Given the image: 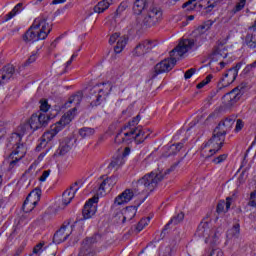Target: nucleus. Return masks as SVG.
Returning a JSON list of instances; mask_svg holds the SVG:
<instances>
[{
	"instance_id": "obj_2",
	"label": "nucleus",
	"mask_w": 256,
	"mask_h": 256,
	"mask_svg": "<svg viewBox=\"0 0 256 256\" xmlns=\"http://www.w3.org/2000/svg\"><path fill=\"white\" fill-rule=\"evenodd\" d=\"M193 47H195V41L193 39L181 40L179 44L170 52V58H166L155 65L152 73V79H155V77H157V75H161V73H169V71L175 67L177 59L183 57L185 53H189Z\"/></svg>"
},
{
	"instance_id": "obj_64",
	"label": "nucleus",
	"mask_w": 256,
	"mask_h": 256,
	"mask_svg": "<svg viewBox=\"0 0 256 256\" xmlns=\"http://www.w3.org/2000/svg\"><path fill=\"white\" fill-rule=\"evenodd\" d=\"M218 65H220L218 71H221V69L225 68V62H219Z\"/></svg>"
},
{
	"instance_id": "obj_24",
	"label": "nucleus",
	"mask_w": 256,
	"mask_h": 256,
	"mask_svg": "<svg viewBox=\"0 0 256 256\" xmlns=\"http://www.w3.org/2000/svg\"><path fill=\"white\" fill-rule=\"evenodd\" d=\"M91 243H93V239L88 238L82 243L81 250L78 256H93V251L91 250Z\"/></svg>"
},
{
	"instance_id": "obj_15",
	"label": "nucleus",
	"mask_w": 256,
	"mask_h": 256,
	"mask_svg": "<svg viewBox=\"0 0 256 256\" xmlns=\"http://www.w3.org/2000/svg\"><path fill=\"white\" fill-rule=\"evenodd\" d=\"M117 181H118L117 176H111L103 180L99 185V188L97 191L98 195L103 197L105 193H109V191H111V189H113V187L117 185Z\"/></svg>"
},
{
	"instance_id": "obj_63",
	"label": "nucleus",
	"mask_w": 256,
	"mask_h": 256,
	"mask_svg": "<svg viewBox=\"0 0 256 256\" xmlns=\"http://www.w3.org/2000/svg\"><path fill=\"white\" fill-rule=\"evenodd\" d=\"M225 207L226 211H229V209H231V201H229V199H227V201L225 202Z\"/></svg>"
},
{
	"instance_id": "obj_46",
	"label": "nucleus",
	"mask_w": 256,
	"mask_h": 256,
	"mask_svg": "<svg viewBox=\"0 0 256 256\" xmlns=\"http://www.w3.org/2000/svg\"><path fill=\"white\" fill-rule=\"evenodd\" d=\"M183 145H185V140H183L180 143L173 144L172 146H170L171 151H173V155H175L176 153H179V151L181 149H183Z\"/></svg>"
},
{
	"instance_id": "obj_20",
	"label": "nucleus",
	"mask_w": 256,
	"mask_h": 256,
	"mask_svg": "<svg viewBox=\"0 0 256 256\" xmlns=\"http://www.w3.org/2000/svg\"><path fill=\"white\" fill-rule=\"evenodd\" d=\"M133 197H135V192L132 189H126L115 198L114 206L125 205V203H129Z\"/></svg>"
},
{
	"instance_id": "obj_45",
	"label": "nucleus",
	"mask_w": 256,
	"mask_h": 256,
	"mask_svg": "<svg viewBox=\"0 0 256 256\" xmlns=\"http://www.w3.org/2000/svg\"><path fill=\"white\" fill-rule=\"evenodd\" d=\"M221 85L222 87H229L231 83H234V81H231V77L227 75V72L224 74V76L221 79Z\"/></svg>"
},
{
	"instance_id": "obj_32",
	"label": "nucleus",
	"mask_w": 256,
	"mask_h": 256,
	"mask_svg": "<svg viewBox=\"0 0 256 256\" xmlns=\"http://www.w3.org/2000/svg\"><path fill=\"white\" fill-rule=\"evenodd\" d=\"M127 41L129 39L126 36H121L116 43V46L114 47L115 53H121L123 49H125V46L127 45Z\"/></svg>"
},
{
	"instance_id": "obj_13",
	"label": "nucleus",
	"mask_w": 256,
	"mask_h": 256,
	"mask_svg": "<svg viewBox=\"0 0 256 256\" xmlns=\"http://www.w3.org/2000/svg\"><path fill=\"white\" fill-rule=\"evenodd\" d=\"M97 203H99V197L97 196L92 197L86 202L82 211L84 219H91L97 213Z\"/></svg>"
},
{
	"instance_id": "obj_61",
	"label": "nucleus",
	"mask_w": 256,
	"mask_h": 256,
	"mask_svg": "<svg viewBox=\"0 0 256 256\" xmlns=\"http://www.w3.org/2000/svg\"><path fill=\"white\" fill-rule=\"evenodd\" d=\"M253 67L251 66V64H248L246 67H245V69H244V71H245V73H250V71H253Z\"/></svg>"
},
{
	"instance_id": "obj_8",
	"label": "nucleus",
	"mask_w": 256,
	"mask_h": 256,
	"mask_svg": "<svg viewBox=\"0 0 256 256\" xmlns=\"http://www.w3.org/2000/svg\"><path fill=\"white\" fill-rule=\"evenodd\" d=\"M111 89V83L109 82L95 85L90 90V99H92L90 107H99L105 101V97L111 93Z\"/></svg>"
},
{
	"instance_id": "obj_53",
	"label": "nucleus",
	"mask_w": 256,
	"mask_h": 256,
	"mask_svg": "<svg viewBox=\"0 0 256 256\" xmlns=\"http://www.w3.org/2000/svg\"><path fill=\"white\" fill-rule=\"evenodd\" d=\"M121 37H119V33H114L110 36L109 43L113 45V43H117Z\"/></svg>"
},
{
	"instance_id": "obj_47",
	"label": "nucleus",
	"mask_w": 256,
	"mask_h": 256,
	"mask_svg": "<svg viewBox=\"0 0 256 256\" xmlns=\"http://www.w3.org/2000/svg\"><path fill=\"white\" fill-rule=\"evenodd\" d=\"M49 109H51V106L49 105L47 100H41L40 101V111H42V113H47V111H49Z\"/></svg>"
},
{
	"instance_id": "obj_14",
	"label": "nucleus",
	"mask_w": 256,
	"mask_h": 256,
	"mask_svg": "<svg viewBox=\"0 0 256 256\" xmlns=\"http://www.w3.org/2000/svg\"><path fill=\"white\" fill-rule=\"evenodd\" d=\"M72 229H73V226L69 225V223H67L66 225L64 224L54 234L53 242L56 243V245H59L60 243L67 241V239L69 238V235H71Z\"/></svg>"
},
{
	"instance_id": "obj_1",
	"label": "nucleus",
	"mask_w": 256,
	"mask_h": 256,
	"mask_svg": "<svg viewBox=\"0 0 256 256\" xmlns=\"http://www.w3.org/2000/svg\"><path fill=\"white\" fill-rule=\"evenodd\" d=\"M139 121H141V116L137 115L128 122V124L122 127L117 133L114 143L116 145H121V143H132V141H135L137 145L143 143L145 139L149 137V133H147V129L137 126L139 125Z\"/></svg>"
},
{
	"instance_id": "obj_39",
	"label": "nucleus",
	"mask_w": 256,
	"mask_h": 256,
	"mask_svg": "<svg viewBox=\"0 0 256 256\" xmlns=\"http://www.w3.org/2000/svg\"><path fill=\"white\" fill-rule=\"evenodd\" d=\"M183 219H185V214H183V212H180L177 216H174L166 225V227H168V225H179V223H181V221H183Z\"/></svg>"
},
{
	"instance_id": "obj_21",
	"label": "nucleus",
	"mask_w": 256,
	"mask_h": 256,
	"mask_svg": "<svg viewBox=\"0 0 256 256\" xmlns=\"http://www.w3.org/2000/svg\"><path fill=\"white\" fill-rule=\"evenodd\" d=\"M75 147V139L65 138L60 142L59 148L57 150L58 155H67L71 149Z\"/></svg>"
},
{
	"instance_id": "obj_23",
	"label": "nucleus",
	"mask_w": 256,
	"mask_h": 256,
	"mask_svg": "<svg viewBox=\"0 0 256 256\" xmlns=\"http://www.w3.org/2000/svg\"><path fill=\"white\" fill-rule=\"evenodd\" d=\"M137 215V207L135 206H129L122 210V223H125L126 221H131L133 217Z\"/></svg>"
},
{
	"instance_id": "obj_28",
	"label": "nucleus",
	"mask_w": 256,
	"mask_h": 256,
	"mask_svg": "<svg viewBox=\"0 0 256 256\" xmlns=\"http://www.w3.org/2000/svg\"><path fill=\"white\" fill-rule=\"evenodd\" d=\"M81 101H83V92H77L76 94L70 96L67 103L65 104L66 107H71V105H81Z\"/></svg>"
},
{
	"instance_id": "obj_17",
	"label": "nucleus",
	"mask_w": 256,
	"mask_h": 256,
	"mask_svg": "<svg viewBox=\"0 0 256 256\" xmlns=\"http://www.w3.org/2000/svg\"><path fill=\"white\" fill-rule=\"evenodd\" d=\"M233 125H235V116H229L222 120L215 130L226 136L233 129Z\"/></svg>"
},
{
	"instance_id": "obj_55",
	"label": "nucleus",
	"mask_w": 256,
	"mask_h": 256,
	"mask_svg": "<svg viewBox=\"0 0 256 256\" xmlns=\"http://www.w3.org/2000/svg\"><path fill=\"white\" fill-rule=\"evenodd\" d=\"M193 75H195V68H191L189 70H187L184 74L185 79H191V77H193Z\"/></svg>"
},
{
	"instance_id": "obj_12",
	"label": "nucleus",
	"mask_w": 256,
	"mask_h": 256,
	"mask_svg": "<svg viewBox=\"0 0 256 256\" xmlns=\"http://www.w3.org/2000/svg\"><path fill=\"white\" fill-rule=\"evenodd\" d=\"M40 193L41 191L39 190H33L32 192L29 193L23 204V211L25 213H30V211H33V209H35L37 203H39L41 195Z\"/></svg>"
},
{
	"instance_id": "obj_40",
	"label": "nucleus",
	"mask_w": 256,
	"mask_h": 256,
	"mask_svg": "<svg viewBox=\"0 0 256 256\" xmlns=\"http://www.w3.org/2000/svg\"><path fill=\"white\" fill-rule=\"evenodd\" d=\"M38 58H39V52L33 51L31 55L28 57V59L26 60V63H24V67L31 65V63H35Z\"/></svg>"
},
{
	"instance_id": "obj_27",
	"label": "nucleus",
	"mask_w": 256,
	"mask_h": 256,
	"mask_svg": "<svg viewBox=\"0 0 256 256\" xmlns=\"http://www.w3.org/2000/svg\"><path fill=\"white\" fill-rule=\"evenodd\" d=\"M25 9V3L19 2L15 7L6 15V21H11L13 17L19 15Z\"/></svg>"
},
{
	"instance_id": "obj_7",
	"label": "nucleus",
	"mask_w": 256,
	"mask_h": 256,
	"mask_svg": "<svg viewBox=\"0 0 256 256\" xmlns=\"http://www.w3.org/2000/svg\"><path fill=\"white\" fill-rule=\"evenodd\" d=\"M223 143H225L224 134L220 133L219 130L214 129L212 137L202 145V155L203 157L209 158L213 157L215 153L221 151V147H223Z\"/></svg>"
},
{
	"instance_id": "obj_60",
	"label": "nucleus",
	"mask_w": 256,
	"mask_h": 256,
	"mask_svg": "<svg viewBox=\"0 0 256 256\" xmlns=\"http://www.w3.org/2000/svg\"><path fill=\"white\" fill-rule=\"evenodd\" d=\"M195 1H197V0H188L187 2H185L182 5L183 9H185L186 7H189V5H193V3H195Z\"/></svg>"
},
{
	"instance_id": "obj_4",
	"label": "nucleus",
	"mask_w": 256,
	"mask_h": 256,
	"mask_svg": "<svg viewBox=\"0 0 256 256\" xmlns=\"http://www.w3.org/2000/svg\"><path fill=\"white\" fill-rule=\"evenodd\" d=\"M51 33V25L47 22V19L38 17L34 20L32 26L24 34L23 40L26 43H35V41H41L47 39V35Z\"/></svg>"
},
{
	"instance_id": "obj_48",
	"label": "nucleus",
	"mask_w": 256,
	"mask_h": 256,
	"mask_svg": "<svg viewBox=\"0 0 256 256\" xmlns=\"http://www.w3.org/2000/svg\"><path fill=\"white\" fill-rule=\"evenodd\" d=\"M44 246H45V242H40L39 244H37L33 249L34 255H41V253H43Z\"/></svg>"
},
{
	"instance_id": "obj_10",
	"label": "nucleus",
	"mask_w": 256,
	"mask_h": 256,
	"mask_svg": "<svg viewBox=\"0 0 256 256\" xmlns=\"http://www.w3.org/2000/svg\"><path fill=\"white\" fill-rule=\"evenodd\" d=\"M23 136L19 133H13L10 137L9 143L13 145V151L9 157H18V159H23L27 155V146L21 143Z\"/></svg>"
},
{
	"instance_id": "obj_43",
	"label": "nucleus",
	"mask_w": 256,
	"mask_h": 256,
	"mask_svg": "<svg viewBox=\"0 0 256 256\" xmlns=\"http://www.w3.org/2000/svg\"><path fill=\"white\" fill-rule=\"evenodd\" d=\"M245 5H247V0H239L233 8V13H239V11H243L245 9Z\"/></svg>"
},
{
	"instance_id": "obj_52",
	"label": "nucleus",
	"mask_w": 256,
	"mask_h": 256,
	"mask_svg": "<svg viewBox=\"0 0 256 256\" xmlns=\"http://www.w3.org/2000/svg\"><path fill=\"white\" fill-rule=\"evenodd\" d=\"M49 175H51V170L43 171L42 175L39 178V181H41L42 183L47 181V177H49Z\"/></svg>"
},
{
	"instance_id": "obj_35",
	"label": "nucleus",
	"mask_w": 256,
	"mask_h": 256,
	"mask_svg": "<svg viewBox=\"0 0 256 256\" xmlns=\"http://www.w3.org/2000/svg\"><path fill=\"white\" fill-rule=\"evenodd\" d=\"M240 227L241 226L239 224H235L231 229H229L227 231V238L228 239H233V238L237 239V237H239V233L241 231Z\"/></svg>"
},
{
	"instance_id": "obj_16",
	"label": "nucleus",
	"mask_w": 256,
	"mask_h": 256,
	"mask_svg": "<svg viewBox=\"0 0 256 256\" xmlns=\"http://www.w3.org/2000/svg\"><path fill=\"white\" fill-rule=\"evenodd\" d=\"M79 183L75 182L70 188L66 189L62 194V205L67 207L73 199H75V194L79 191Z\"/></svg>"
},
{
	"instance_id": "obj_57",
	"label": "nucleus",
	"mask_w": 256,
	"mask_h": 256,
	"mask_svg": "<svg viewBox=\"0 0 256 256\" xmlns=\"http://www.w3.org/2000/svg\"><path fill=\"white\" fill-rule=\"evenodd\" d=\"M210 256H223V251H221L219 249L213 250L211 252Z\"/></svg>"
},
{
	"instance_id": "obj_18",
	"label": "nucleus",
	"mask_w": 256,
	"mask_h": 256,
	"mask_svg": "<svg viewBox=\"0 0 256 256\" xmlns=\"http://www.w3.org/2000/svg\"><path fill=\"white\" fill-rule=\"evenodd\" d=\"M13 75H15V67L13 65L8 64L0 70V87L1 85H5L13 79Z\"/></svg>"
},
{
	"instance_id": "obj_41",
	"label": "nucleus",
	"mask_w": 256,
	"mask_h": 256,
	"mask_svg": "<svg viewBox=\"0 0 256 256\" xmlns=\"http://www.w3.org/2000/svg\"><path fill=\"white\" fill-rule=\"evenodd\" d=\"M149 221H151V218L141 219L136 226V231H138V233H141V231H143V229H145V227L149 225Z\"/></svg>"
},
{
	"instance_id": "obj_42",
	"label": "nucleus",
	"mask_w": 256,
	"mask_h": 256,
	"mask_svg": "<svg viewBox=\"0 0 256 256\" xmlns=\"http://www.w3.org/2000/svg\"><path fill=\"white\" fill-rule=\"evenodd\" d=\"M49 119V115L45 113H40V115H38V121H40L42 127H47V125H49Z\"/></svg>"
},
{
	"instance_id": "obj_51",
	"label": "nucleus",
	"mask_w": 256,
	"mask_h": 256,
	"mask_svg": "<svg viewBox=\"0 0 256 256\" xmlns=\"http://www.w3.org/2000/svg\"><path fill=\"white\" fill-rule=\"evenodd\" d=\"M243 127H245V124L243 123V120L238 119L236 121V127H235V132L239 133V131H241L243 129Z\"/></svg>"
},
{
	"instance_id": "obj_34",
	"label": "nucleus",
	"mask_w": 256,
	"mask_h": 256,
	"mask_svg": "<svg viewBox=\"0 0 256 256\" xmlns=\"http://www.w3.org/2000/svg\"><path fill=\"white\" fill-rule=\"evenodd\" d=\"M30 128L32 131H37V129H41V122L39 121L38 115L33 114L29 121Z\"/></svg>"
},
{
	"instance_id": "obj_56",
	"label": "nucleus",
	"mask_w": 256,
	"mask_h": 256,
	"mask_svg": "<svg viewBox=\"0 0 256 256\" xmlns=\"http://www.w3.org/2000/svg\"><path fill=\"white\" fill-rule=\"evenodd\" d=\"M129 155H131V148L126 147L122 153V157L125 159V157H129Z\"/></svg>"
},
{
	"instance_id": "obj_62",
	"label": "nucleus",
	"mask_w": 256,
	"mask_h": 256,
	"mask_svg": "<svg viewBox=\"0 0 256 256\" xmlns=\"http://www.w3.org/2000/svg\"><path fill=\"white\" fill-rule=\"evenodd\" d=\"M67 0H53L52 5H61V3H65Z\"/></svg>"
},
{
	"instance_id": "obj_54",
	"label": "nucleus",
	"mask_w": 256,
	"mask_h": 256,
	"mask_svg": "<svg viewBox=\"0 0 256 256\" xmlns=\"http://www.w3.org/2000/svg\"><path fill=\"white\" fill-rule=\"evenodd\" d=\"M249 207H256V195L255 193L250 194V201L248 202Z\"/></svg>"
},
{
	"instance_id": "obj_19",
	"label": "nucleus",
	"mask_w": 256,
	"mask_h": 256,
	"mask_svg": "<svg viewBox=\"0 0 256 256\" xmlns=\"http://www.w3.org/2000/svg\"><path fill=\"white\" fill-rule=\"evenodd\" d=\"M153 47H155V42L151 40H144L135 47L133 53L137 57H141V55L149 53Z\"/></svg>"
},
{
	"instance_id": "obj_58",
	"label": "nucleus",
	"mask_w": 256,
	"mask_h": 256,
	"mask_svg": "<svg viewBox=\"0 0 256 256\" xmlns=\"http://www.w3.org/2000/svg\"><path fill=\"white\" fill-rule=\"evenodd\" d=\"M173 255V248L171 246L166 247L164 256Z\"/></svg>"
},
{
	"instance_id": "obj_38",
	"label": "nucleus",
	"mask_w": 256,
	"mask_h": 256,
	"mask_svg": "<svg viewBox=\"0 0 256 256\" xmlns=\"http://www.w3.org/2000/svg\"><path fill=\"white\" fill-rule=\"evenodd\" d=\"M10 159H12L9 163V171H13V169H17V167H19V165H21V159L18 156H14V157H10Z\"/></svg>"
},
{
	"instance_id": "obj_26",
	"label": "nucleus",
	"mask_w": 256,
	"mask_h": 256,
	"mask_svg": "<svg viewBox=\"0 0 256 256\" xmlns=\"http://www.w3.org/2000/svg\"><path fill=\"white\" fill-rule=\"evenodd\" d=\"M113 5V0H102L94 7V13H104Z\"/></svg>"
},
{
	"instance_id": "obj_5",
	"label": "nucleus",
	"mask_w": 256,
	"mask_h": 256,
	"mask_svg": "<svg viewBox=\"0 0 256 256\" xmlns=\"http://www.w3.org/2000/svg\"><path fill=\"white\" fill-rule=\"evenodd\" d=\"M165 179L163 171L154 170L148 174H145L142 178L137 180L134 184L135 193H151L157 189V186L161 181Z\"/></svg>"
},
{
	"instance_id": "obj_11",
	"label": "nucleus",
	"mask_w": 256,
	"mask_h": 256,
	"mask_svg": "<svg viewBox=\"0 0 256 256\" xmlns=\"http://www.w3.org/2000/svg\"><path fill=\"white\" fill-rule=\"evenodd\" d=\"M241 97H243V87L238 86L224 95L223 103L225 107H233V105H235V103H237Z\"/></svg>"
},
{
	"instance_id": "obj_44",
	"label": "nucleus",
	"mask_w": 256,
	"mask_h": 256,
	"mask_svg": "<svg viewBox=\"0 0 256 256\" xmlns=\"http://www.w3.org/2000/svg\"><path fill=\"white\" fill-rule=\"evenodd\" d=\"M213 79V75L210 74L208 76H206V78L204 80H202L200 83L197 84V89H203V87H205V85H209V83H211V80Z\"/></svg>"
},
{
	"instance_id": "obj_29",
	"label": "nucleus",
	"mask_w": 256,
	"mask_h": 256,
	"mask_svg": "<svg viewBox=\"0 0 256 256\" xmlns=\"http://www.w3.org/2000/svg\"><path fill=\"white\" fill-rule=\"evenodd\" d=\"M145 7H147V0H134L133 12L135 15H141L145 11Z\"/></svg>"
},
{
	"instance_id": "obj_9",
	"label": "nucleus",
	"mask_w": 256,
	"mask_h": 256,
	"mask_svg": "<svg viewBox=\"0 0 256 256\" xmlns=\"http://www.w3.org/2000/svg\"><path fill=\"white\" fill-rule=\"evenodd\" d=\"M196 234L198 237H204L205 243H210V245H215L221 236L218 230L211 228V224H209V222H201Z\"/></svg>"
},
{
	"instance_id": "obj_3",
	"label": "nucleus",
	"mask_w": 256,
	"mask_h": 256,
	"mask_svg": "<svg viewBox=\"0 0 256 256\" xmlns=\"http://www.w3.org/2000/svg\"><path fill=\"white\" fill-rule=\"evenodd\" d=\"M75 111H77V107H74L72 110H69L66 114H64L61 117V119L58 122H56L50 127V130L46 131L42 135L41 142L37 145L36 151H41V149H45V147H47V143L53 141L57 133L63 131V129H65V126L69 125V123L73 121V118L75 117Z\"/></svg>"
},
{
	"instance_id": "obj_37",
	"label": "nucleus",
	"mask_w": 256,
	"mask_h": 256,
	"mask_svg": "<svg viewBox=\"0 0 256 256\" xmlns=\"http://www.w3.org/2000/svg\"><path fill=\"white\" fill-rule=\"evenodd\" d=\"M212 26H213V22L212 21H207V22L203 23L202 25H200L196 29V32L203 35V33H207V31H209V29H211Z\"/></svg>"
},
{
	"instance_id": "obj_50",
	"label": "nucleus",
	"mask_w": 256,
	"mask_h": 256,
	"mask_svg": "<svg viewBox=\"0 0 256 256\" xmlns=\"http://www.w3.org/2000/svg\"><path fill=\"white\" fill-rule=\"evenodd\" d=\"M217 213H225L226 207H225V201H220L216 208Z\"/></svg>"
},
{
	"instance_id": "obj_30",
	"label": "nucleus",
	"mask_w": 256,
	"mask_h": 256,
	"mask_svg": "<svg viewBox=\"0 0 256 256\" xmlns=\"http://www.w3.org/2000/svg\"><path fill=\"white\" fill-rule=\"evenodd\" d=\"M122 165H125V159L123 156L118 155L112 159L110 164L108 165V169H119Z\"/></svg>"
},
{
	"instance_id": "obj_49",
	"label": "nucleus",
	"mask_w": 256,
	"mask_h": 256,
	"mask_svg": "<svg viewBox=\"0 0 256 256\" xmlns=\"http://www.w3.org/2000/svg\"><path fill=\"white\" fill-rule=\"evenodd\" d=\"M227 159V154H222L216 158L213 159V163L216 165H219L220 163H223Z\"/></svg>"
},
{
	"instance_id": "obj_6",
	"label": "nucleus",
	"mask_w": 256,
	"mask_h": 256,
	"mask_svg": "<svg viewBox=\"0 0 256 256\" xmlns=\"http://www.w3.org/2000/svg\"><path fill=\"white\" fill-rule=\"evenodd\" d=\"M163 21V10L157 6H151L145 13L136 19L138 27L141 29H151Z\"/></svg>"
},
{
	"instance_id": "obj_33",
	"label": "nucleus",
	"mask_w": 256,
	"mask_h": 256,
	"mask_svg": "<svg viewBox=\"0 0 256 256\" xmlns=\"http://www.w3.org/2000/svg\"><path fill=\"white\" fill-rule=\"evenodd\" d=\"M79 135L82 139H89L95 135V128L84 127L79 130Z\"/></svg>"
},
{
	"instance_id": "obj_22",
	"label": "nucleus",
	"mask_w": 256,
	"mask_h": 256,
	"mask_svg": "<svg viewBox=\"0 0 256 256\" xmlns=\"http://www.w3.org/2000/svg\"><path fill=\"white\" fill-rule=\"evenodd\" d=\"M227 55V47L223 44H218L210 54V59L211 61H219V59H226Z\"/></svg>"
},
{
	"instance_id": "obj_59",
	"label": "nucleus",
	"mask_w": 256,
	"mask_h": 256,
	"mask_svg": "<svg viewBox=\"0 0 256 256\" xmlns=\"http://www.w3.org/2000/svg\"><path fill=\"white\" fill-rule=\"evenodd\" d=\"M123 214V210L119 213L116 214L115 219L116 221H118V223H123V216H121Z\"/></svg>"
},
{
	"instance_id": "obj_36",
	"label": "nucleus",
	"mask_w": 256,
	"mask_h": 256,
	"mask_svg": "<svg viewBox=\"0 0 256 256\" xmlns=\"http://www.w3.org/2000/svg\"><path fill=\"white\" fill-rule=\"evenodd\" d=\"M239 69H241V63L236 64L235 67L230 68L227 71V76L230 77V81H235V79H237V75H239Z\"/></svg>"
},
{
	"instance_id": "obj_31",
	"label": "nucleus",
	"mask_w": 256,
	"mask_h": 256,
	"mask_svg": "<svg viewBox=\"0 0 256 256\" xmlns=\"http://www.w3.org/2000/svg\"><path fill=\"white\" fill-rule=\"evenodd\" d=\"M198 7L200 9H205V11H213V9H215V7H217L213 0H199L198 1Z\"/></svg>"
},
{
	"instance_id": "obj_25",
	"label": "nucleus",
	"mask_w": 256,
	"mask_h": 256,
	"mask_svg": "<svg viewBox=\"0 0 256 256\" xmlns=\"http://www.w3.org/2000/svg\"><path fill=\"white\" fill-rule=\"evenodd\" d=\"M244 43L248 49H256V31L250 32L248 28Z\"/></svg>"
}]
</instances>
